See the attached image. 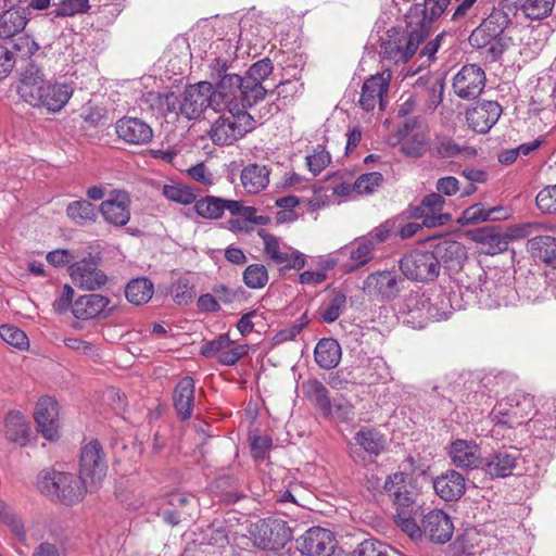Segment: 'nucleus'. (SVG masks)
Wrapping results in <instances>:
<instances>
[{
    "label": "nucleus",
    "instance_id": "obj_21",
    "mask_svg": "<svg viewBox=\"0 0 556 556\" xmlns=\"http://www.w3.org/2000/svg\"><path fill=\"white\" fill-rule=\"evenodd\" d=\"M110 299L102 294L80 295L72 304V313L77 319L105 318L112 313Z\"/></svg>",
    "mask_w": 556,
    "mask_h": 556
},
{
    "label": "nucleus",
    "instance_id": "obj_17",
    "mask_svg": "<svg viewBox=\"0 0 556 556\" xmlns=\"http://www.w3.org/2000/svg\"><path fill=\"white\" fill-rule=\"evenodd\" d=\"M298 549L306 556H330L336 546L333 533L325 528L312 527L296 540Z\"/></svg>",
    "mask_w": 556,
    "mask_h": 556
},
{
    "label": "nucleus",
    "instance_id": "obj_62",
    "mask_svg": "<svg viewBox=\"0 0 556 556\" xmlns=\"http://www.w3.org/2000/svg\"><path fill=\"white\" fill-rule=\"evenodd\" d=\"M248 352H249V345H247V344L235 345L233 342L229 339L228 346L222 351L217 361L224 365H228V366L233 365L241 357L247 355Z\"/></svg>",
    "mask_w": 556,
    "mask_h": 556
},
{
    "label": "nucleus",
    "instance_id": "obj_10",
    "mask_svg": "<svg viewBox=\"0 0 556 556\" xmlns=\"http://www.w3.org/2000/svg\"><path fill=\"white\" fill-rule=\"evenodd\" d=\"M108 464L98 440H92L81 448L79 476L89 492L98 490L106 476Z\"/></svg>",
    "mask_w": 556,
    "mask_h": 556
},
{
    "label": "nucleus",
    "instance_id": "obj_37",
    "mask_svg": "<svg viewBox=\"0 0 556 556\" xmlns=\"http://www.w3.org/2000/svg\"><path fill=\"white\" fill-rule=\"evenodd\" d=\"M316 363L326 369L334 368L341 359V346L332 338L321 339L315 348Z\"/></svg>",
    "mask_w": 556,
    "mask_h": 556
},
{
    "label": "nucleus",
    "instance_id": "obj_53",
    "mask_svg": "<svg viewBox=\"0 0 556 556\" xmlns=\"http://www.w3.org/2000/svg\"><path fill=\"white\" fill-rule=\"evenodd\" d=\"M382 182L383 176L378 172L363 174L354 181L355 194H371Z\"/></svg>",
    "mask_w": 556,
    "mask_h": 556
},
{
    "label": "nucleus",
    "instance_id": "obj_54",
    "mask_svg": "<svg viewBox=\"0 0 556 556\" xmlns=\"http://www.w3.org/2000/svg\"><path fill=\"white\" fill-rule=\"evenodd\" d=\"M391 548L376 539L361 542L353 551L352 556H390Z\"/></svg>",
    "mask_w": 556,
    "mask_h": 556
},
{
    "label": "nucleus",
    "instance_id": "obj_32",
    "mask_svg": "<svg viewBox=\"0 0 556 556\" xmlns=\"http://www.w3.org/2000/svg\"><path fill=\"white\" fill-rule=\"evenodd\" d=\"M11 0H0V38L7 39L22 31L29 17L22 10L7 9Z\"/></svg>",
    "mask_w": 556,
    "mask_h": 556
},
{
    "label": "nucleus",
    "instance_id": "obj_8",
    "mask_svg": "<svg viewBox=\"0 0 556 556\" xmlns=\"http://www.w3.org/2000/svg\"><path fill=\"white\" fill-rule=\"evenodd\" d=\"M38 486L42 493L55 496L65 505H73L84 498L89 485L70 472L43 470L39 475Z\"/></svg>",
    "mask_w": 556,
    "mask_h": 556
},
{
    "label": "nucleus",
    "instance_id": "obj_23",
    "mask_svg": "<svg viewBox=\"0 0 556 556\" xmlns=\"http://www.w3.org/2000/svg\"><path fill=\"white\" fill-rule=\"evenodd\" d=\"M502 106L495 101H483L466 113L468 125L476 132L486 134L498 121Z\"/></svg>",
    "mask_w": 556,
    "mask_h": 556
},
{
    "label": "nucleus",
    "instance_id": "obj_25",
    "mask_svg": "<svg viewBox=\"0 0 556 556\" xmlns=\"http://www.w3.org/2000/svg\"><path fill=\"white\" fill-rule=\"evenodd\" d=\"M448 455L454 466L465 470L476 469L483 463L481 450L473 441L455 440L450 445Z\"/></svg>",
    "mask_w": 556,
    "mask_h": 556
},
{
    "label": "nucleus",
    "instance_id": "obj_28",
    "mask_svg": "<svg viewBox=\"0 0 556 556\" xmlns=\"http://www.w3.org/2000/svg\"><path fill=\"white\" fill-rule=\"evenodd\" d=\"M4 435L10 442L25 446L30 441L31 427L27 417L20 410H11L4 417Z\"/></svg>",
    "mask_w": 556,
    "mask_h": 556
},
{
    "label": "nucleus",
    "instance_id": "obj_13",
    "mask_svg": "<svg viewBox=\"0 0 556 556\" xmlns=\"http://www.w3.org/2000/svg\"><path fill=\"white\" fill-rule=\"evenodd\" d=\"M68 274L73 283L81 290L96 291L108 282V276L99 268L96 258L91 256L72 263Z\"/></svg>",
    "mask_w": 556,
    "mask_h": 556
},
{
    "label": "nucleus",
    "instance_id": "obj_6",
    "mask_svg": "<svg viewBox=\"0 0 556 556\" xmlns=\"http://www.w3.org/2000/svg\"><path fill=\"white\" fill-rule=\"evenodd\" d=\"M507 17L502 12L490 14L469 36L471 47L482 50L489 62L498 60L508 47V39L504 36Z\"/></svg>",
    "mask_w": 556,
    "mask_h": 556
},
{
    "label": "nucleus",
    "instance_id": "obj_46",
    "mask_svg": "<svg viewBox=\"0 0 556 556\" xmlns=\"http://www.w3.org/2000/svg\"><path fill=\"white\" fill-rule=\"evenodd\" d=\"M526 16L530 20H542L548 16L555 0H515Z\"/></svg>",
    "mask_w": 556,
    "mask_h": 556
},
{
    "label": "nucleus",
    "instance_id": "obj_47",
    "mask_svg": "<svg viewBox=\"0 0 556 556\" xmlns=\"http://www.w3.org/2000/svg\"><path fill=\"white\" fill-rule=\"evenodd\" d=\"M197 214L203 218L217 219L224 214V199L207 195L194 201Z\"/></svg>",
    "mask_w": 556,
    "mask_h": 556
},
{
    "label": "nucleus",
    "instance_id": "obj_11",
    "mask_svg": "<svg viewBox=\"0 0 556 556\" xmlns=\"http://www.w3.org/2000/svg\"><path fill=\"white\" fill-rule=\"evenodd\" d=\"M264 243L265 257L280 271L300 270L305 266V255L287 244L280 238L268 233H261Z\"/></svg>",
    "mask_w": 556,
    "mask_h": 556
},
{
    "label": "nucleus",
    "instance_id": "obj_36",
    "mask_svg": "<svg viewBox=\"0 0 556 556\" xmlns=\"http://www.w3.org/2000/svg\"><path fill=\"white\" fill-rule=\"evenodd\" d=\"M240 178L247 192L258 193L269 184V169L265 165L249 164L242 169Z\"/></svg>",
    "mask_w": 556,
    "mask_h": 556
},
{
    "label": "nucleus",
    "instance_id": "obj_24",
    "mask_svg": "<svg viewBox=\"0 0 556 556\" xmlns=\"http://www.w3.org/2000/svg\"><path fill=\"white\" fill-rule=\"evenodd\" d=\"M521 406L531 408L532 400L523 397L522 402L509 399L507 402H500L491 413V419L497 427L516 428L525 422V415Z\"/></svg>",
    "mask_w": 556,
    "mask_h": 556
},
{
    "label": "nucleus",
    "instance_id": "obj_63",
    "mask_svg": "<svg viewBox=\"0 0 556 556\" xmlns=\"http://www.w3.org/2000/svg\"><path fill=\"white\" fill-rule=\"evenodd\" d=\"M406 479L407 476L403 472H395L386 479L383 489L391 501L403 490H407Z\"/></svg>",
    "mask_w": 556,
    "mask_h": 556
},
{
    "label": "nucleus",
    "instance_id": "obj_30",
    "mask_svg": "<svg viewBox=\"0 0 556 556\" xmlns=\"http://www.w3.org/2000/svg\"><path fill=\"white\" fill-rule=\"evenodd\" d=\"M435 493L446 502L459 500L466 491L465 478L455 470H448L433 481Z\"/></svg>",
    "mask_w": 556,
    "mask_h": 556
},
{
    "label": "nucleus",
    "instance_id": "obj_2",
    "mask_svg": "<svg viewBox=\"0 0 556 556\" xmlns=\"http://www.w3.org/2000/svg\"><path fill=\"white\" fill-rule=\"evenodd\" d=\"M459 282L475 293L478 302L486 308L508 306L518 301V293L508 277L495 273L486 278L483 268L477 264L467 266L465 277H460Z\"/></svg>",
    "mask_w": 556,
    "mask_h": 556
},
{
    "label": "nucleus",
    "instance_id": "obj_42",
    "mask_svg": "<svg viewBox=\"0 0 556 556\" xmlns=\"http://www.w3.org/2000/svg\"><path fill=\"white\" fill-rule=\"evenodd\" d=\"M66 215L75 224L83 225L97 219L96 206L87 200L71 202L66 207Z\"/></svg>",
    "mask_w": 556,
    "mask_h": 556
},
{
    "label": "nucleus",
    "instance_id": "obj_31",
    "mask_svg": "<svg viewBox=\"0 0 556 556\" xmlns=\"http://www.w3.org/2000/svg\"><path fill=\"white\" fill-rule=\"evenodd\" d=\"M432 252L439 263V269L442 265L447 268L458 267L467 258L464 244L452 239L441 240L434 245Z\"/></svg>",
    "mask_w": 556,
    "mask_h": 556
},
{
    "label": "nucleus",
    "instance_id": "obj_29",
    "mask_svg": "<svg viewBox=\"0 0 556 556\" xmlns=\"http://www.w3.org/2000/svg\"><path fill=\"white\" fill-rule=\"evenodd\" d=\"M445 200L440 193H430L426 195L419 207H416V217H424V225L434 227L444 225L451 219L450 214H443L442 208Z\"/></svg>",
    "mask_w": 556,
    "mask_h": 556
},
{
    "label": "nucleus",
    "instance_id": "obj_57",
    "mask_svg": "<svg viewBox=\"0 0 556 556\" xmlns=\"http://www.w3.org/2000/svg\"><path fill=\"white\" fill-rule=\"evenodd\" d=\"M302 91L303 84L299 79H288L276 86V93L283 101V105L295 100Z\"/></svg>",
    "mask_w": 556,
    "mask_h": 556
},
{
    "label": "nucleus",
    "instance_id": "obj_22",
    "mask_svg": "<svg viewBox=\"0 0 556 556\" xmlns=\"http://www.w3.org/2000/svg\"><path fill=\"white\" fill-rule=\"evenodd\" d=\"M117 137L128 144L142 146L153 138L151 126L137 117H123L115 124Z\"/></svg>",
    "mask_w": 556,
    "mask_h": 556
},
{
    "label": "nucleus",
    "instance_id": "obj_34",
    "mask_svg": "<svg viewBox=\"0 0 556 556\" xmlns=\"http://www.w3.org/2000/svg\"><path fill=\"white\" fill-rule=\"evenodd\" d=\"M0 521L7 525L16 538L17 544L14 545L16 553L25 556L29 549L27 534L22 519L11 509V507L0 500Z\"/></svg>",
    "mask_w": 556,
    "mask_h": 556
},
{
    "label": "nucleus",
    "instance_id": "obj_49",
    "mask_svg": "<svg viewBox=\"0 0 556 556\" xmlns=\"http://www.w3.org/2000/svg\"><path fill=\"white\" fill-rule=\"evenodd\" d=\"M435 151L438 155L444 159L464 156L466 159L473 157L477 154L476 149L459 146L451 139H442L437 143Z\"/></svg>",
    "mask_w": 556,
    "mask_h": 556
},
{
    "label": "nucleus",
    "instance_id": "obj_58",
    "mask_svg": "<svg viewBox=\"0 0 556 556\" xmlns=\"http://www.w3.org/2000/svg\"><path fill=\"white\" fill-rule=\"evenodd\" d=\"M330 161L329 152L321 146H318L312 154L306 156L307 167L314 175L320 174L329 165Z\"/></svg>",
    "mask_w": 556,
    "mask_h": 556
},
{
    "label": "nucleus",
    "instance_id": "obj_1",
    "mask_svg": "<svg viewBox=\"0 0 556 556\" xmlns=\"http://www.w3.org/2000/svg\"><path fill=\"white\" fill-rule=\"evenodd\" d=\"M211 67L218 74H224V81L220 86L223 90H226L224 97L230 94L236 101L240 99L252 106L265 99L267 90L263 86V81L274 70L273 62L268 58L252 64L244 75L229 72L230 64L220 58L214 59Z\"/></svg>",
    "mask_w": 556,
    "mask_h": 556
},
{
    "label": "nucleus",
    "instance_id": "obj_52",
    "mask_svg": "<svg viewBox=\"0 0 556 556\" xmlns=\"http://www.w3.org/2000/svg\"><path fill=\"white\" fill-rule=\"evenodd\" d=\"M163 194L169 201L184 205L191 204L197 199L192 189L185 185H165Z\"/></svg>",
    "mask_w": 556,
    "mask_h": 556
},
{
    "label": "nucleus",
    "instance_id": "obj_14",
    "mask_svg": "<svg viewBox=\"0 0 556 556\" xmlns=\"http://www.w3.org/2000/svg\"><path fill=\"white\" fill-rule=\"evenodd\" d=\"M392 78L390 70H383L368 77L361 90L358 104L366 112L374 111L377 106L382 111L386 106L384 97Z\"/></svg>",
    "mask_w": 556,
    "mask_h": 556
},
{
    "label": "nucleus",
    "instance_id": "obj_16",
    "mask_svg": "<svg viewBox=\"0 0 556 556\" xmlns=\"http://www.w3.org/2000/svg\"><path fill=\"white\" fill-rule=\"evenodd\" d=\"M403 281L395 271H376L366 277L363 290L370 296L389 302L397 296Z\"/></svg>",
    "mask_w": 556,
    "mask_h": 556
},
{
    "label": "nucleus",
    "instance_id": "obj_27",
    "mask_svg": "<svg viewBox=\"0 0 556 556\" xmlns=\"http://www.w3.org/2000/svg\"><path fill=\"white\" fill-rule=\"evenodd\" d=\"M472 240L480 244L482 253L495 255L507 250L510 236L495 227H483L472 231Z\"/></svg>",
    "mask_w": 556,
    "mask_h": 556
},
{
    "label": "nucleus",
    "instance_id": "obj_56",
    "mask_svg": "<svg viewBox=\"0 0 556 556\" xmlns=\"http://www.w3.org/2000/svg\"><path fill=\"white\" fill-rule=\"evenodd\" d=\"M444 93V84L440 78H433L429 81L425 108L427 112L432 113L442 102Z\"/></svg>",
    "mask_w": 556,
    "mask_h": 556
},
{
    "label": "nucleus",
    "instance_id": "obj_48",
    "mask_svg": "<svg viewBox=\"0 0 556 556\" xmlns=\"http://www.w3.org/2000/svg\"><path fill=\"white\" fill-rule=\"evenodd\" d=\"M345 306L346 295L343 292H337L320 306L319 315L325 323L331 324L340 317Z\"/></svg>",
    "mask_w": 556,
    "mask_h": 556
},
{
    "label": "nucleus",
    "instance_id": "obj_20",
    "mask_svg": "<svg viewBox=\"0 0 556 556\" xmlns=\"http://www.w3.org/2000/svg\"><path fill=\"white\" fill-rule=\"evenodd\" d=\"M424 535L430 541L444 544L451 540L454 526L447 514L441 509H432L425 514L421 519Z\"/></svg>",
    "mask_w": 556,
    "mask_h": 556
},
{
    "label": "nucleus",
    "instance_id": "obj_18",
    "mask_svg": "<svg viewBox=\"0 0 556 556\" xmlns=\"http://www.w3.org/2000/svg\"><path fill=\"white\" fill-rule=\"evenodd\" d=\"M130 204L131 199L128 192L112 190L100 204L99 211L108 224L122 227L130 219Z\"/></svg>",
    "mask_w": 556,
    "mask_h": 556
},
{
    "label": "nucleus",
    "instance_id": "obj_26",
    "mask_svg": "<svg viewBox=\"0 0 556 556\" xmlns=\"http://www.w3.org/2000/svg\"><path fill=\"white\" fill-rule=\"evenodd\" d=\"M520 453L517 448H501L482 463L484 472L492 478H505L511 475Z\"/></svg>",
    "mask_w": 556,
    "mask_h": 556
},
{
    "label": "nucleus",
    "instance_id": "obj_15",
    "mask_svg": "<svg viewBox=\"0 0 556 556\" xmlns=\"http://www.w3.org/2000/svg\"><path fill=\"white\" fill-rule=\"evenodd\" d=\"M485 73L476 64L464 65L453 78V91L463 100H475L485 87Z\"/></svg>",
    "mask_w": 556,
    "mask_h": 556
},
{
    "label": "nucleus",
    "instance_id": "obj_43",
    "mask_svg": "<svg viewBox=\"0 0 556 556\" xmlns=\"http://www.w3.org/2000/svg\"><path fill=\"white\" fill-rule=\"evenodd\" d=\"M531 249L546 264L556 267V238L552 236H539L531 240Z\"/></svg>",
    "mask_w": 556,
    "mask_h": 556
},
{
    "label": "nucleus",
    "instance_id": "obj_61",
    "mask_svg": "<svg viewBox=\"0 0 556 556\" xmlns=\"http://www.w3.org/2000/svg\"><path fill=\"white\" fill-rule=\"evenodd\" d=\"M539 210L545 214H556V185L542 189L536 198Z\"/></svg>",
    "mask_w": 556,
    "mask_h": 556
},
{
    "label": "nucleus",
    "instance_id": "obj_38",
    "mask_svg": "<svg viewBox=\"0 0 556 556\" xmlns=\"http://www.w3.org/2000/svg\"><path fill=\"white\" fill-rule=\"evenodd\" d=\"M370 238H358L349 248L340 250V253L349 251L352 265L350 271L366 265L371 258L376 248L372 245Z\"/></svg>",
    "mask_w": 556,
    "mask_h": 556
},
{
    "label": "nucleus",
    "instance_id": "obj_4",
    "mask_svg": "<svg viewBox=\"0 0 556 556\" xmlns=\"http://www.w3.org/2000/svg\"><path fill=\"white\" fill-rule=\"evenodd\" d=\"M211 78L216 80L215 85L208 81H200L186 87L182 100L178 99L177 114L181 113L188 119H194L207 108L220 112V105L231 103L232 96L224 97L226 90L220 88L224 81V74H218L211 66Z\"/></svg>",
    "mask_w": 556,
    "mask_h": 556
},
{
    "label": "nucleus",
    "instance_id": "obj_41",
    "mask_svg": "<svg viewBox=\"0 0 556 556\" xmlns=\"http://www.w3.org/2000/svg\"><path fill=\"white\" fill-rule=\"evenodd\" d=\"M430 305V298L419 290L410 291L403 299L400 305V312L403 314H413L414 317L427 319V306Z\"/></svg>",
    "mask_w": 556,
    "mask_h": 556
},
{
    "label": "nucleus",
    "instance_id": "obj_39",
    "mask_svg": "<svg viewBox=\"0 0 556 556\" xmlns=\"http://www.w3.org/2000/svg\"><path fill=\"white\" fill-rule=\"evenodd\" d=\"M153 292L154 286L152 281L144 277L130 280L125 288L126 299L135 305L148 303Z\"/></svg>",
    "mask_w": 556,
    "mask_h": 556
},
{
    "label": "nucleus",
    "instance_id": "obj_59",
    "mask_svg": "<svg viewBox=\"0 0 556 556\" xmlns=\"http://www.w3.org/2000/svg\"><path fill=\"white\" fill-rule=\"evenodd\" d=\"M39 50V45L29 35H21L12 42V52L22 59L30 58Z\"/></svg>",
    "mask_w": 556,
    "mask_h": 556
},
{
    "label": "nucleus",
    "instance_id": "obj_55",
    "mask_svg": "<svg viewBox=\"0 0 556 556\" xmlns=\"http://www.w3.org/2000/svg\"><path fill=\"white\" fill-rule=\"evenodd\" d=\"M0 337L4 342L20 350L26 349L29 344L25 332L12 325L0 326Z\"/></svg>",
    "mask_w": 556,
    "mask_h": 556
},
{
    "label": "nucleus",
    "instance_id": "obj_44",
    "mask_svg": "<svg viewBox=\"0 0 556 556\" xmlns=\"http://www.w3.org/2000/svg\"><path fill=\"white\" fill-rule=\"evenodd\" d=\"M454 311L452 304L451 294L441 291L434 299V302L430 301V305L427 306V319L430 320H442L447 319Z\"/></svg>",
    "mask_w": 556,
    "mask_h": 556
},
{
    "label": "nucleus",
    "instance_id": "obj_7",
    "mask_svg": "<svg viewBox=\"0 0 556 556\" xmlns=\"http://www.w3.org/2000/svg\"><path fill=\"white\" fill-rule=\"evenodd\" d=\"M417 28H412L407 33H400L395 29L389 30L387 39L381 45L383 55L395 63L407 62L429 35L430 23L425 14L417 22Z\"/></svg>",
    "mask_w": 556,
    "mask_h": 556
},
{
    "label": "nucleus",
    "instance_id": "obj_35",
    "mask_svg": "<svg viewBox=\"0 0 556 556\" xmlns=\"http://www.w3.org/2000/svg\"><path fill=\"white\" fill-rule=\"evenodd\" d=\"M177 105L178 96L172 91H149L141 98V106H146L153 114L157 115H166L168 113L177 114Z\"/></svg>",
    "mask_w": 556,
    "mask_h": 556
},
{
    "label": "nucleus",
    "instance_id": "obj_9",
    "mask_svg": "<svg viewBox=\"0 0 556 556\" xmlns=\"http://www.w3.org/2000/svg\"><path fill=\"white\" fill-rule=\"evenodd\" d=\"M250 535L255 547L278 551L292 540L293 529L287 521L269 517L252 525Z\"/></svg>",
    "mask_w": 556,
    "mask_h": 556
},
{
    "label": "nucleus",
    "instance_id": "obj_33",
    "mask_svg": "<svg viewBox=\"0 0 556 556\" xmlns=\"http://www.w3.org/2000/svg\"><path fill=\"white\" fill-rule=\"evenodd\" d=\"M354 441V446L359 447L371 462L386 448L384 435L375 428H362L355 433Z\"/></svg>",
    "mask_w": 556,
    "mask_h": 556
},
{
    "label": "nucleus",
    "instance_id": "obj_40",
    "mask_svg": "<svg viewBox=\"0 0 556 556\" xmlns=\"http://www.w3.org/2000/svg\"><path fill=\"white\" fill-rule=\"evenodd\" d=\"M174 407L181 419L192 416L194 403V384H176L173 393Z\"/></svg>",
    "mask_w": 556,
    "mask_h": 556
},
{
    "label": "nucleus",
    "instance_id": "obj_12",
    "mask_svg": "<svg viewBox=\"0 0 556 556\" xmlns=\"http://www.w3.org/2000/svg\"><path fill=\"white\" fill-rule=\"evenodd\" d=\"M403 275L415 281H432L439 274V263L431 251L414 250L405 254L400 262Z\"/></svg>",
    "mask_w": 556,
    "mask_h": 556
},
{
    "label": "nucleus",
    "instance_id": "obj_51",
    "mask_svg": "<svg viewBox=\"0 0 556 556\" xmlns=\"http://www.w3.org/2000/svg\"><path fill=\"white\" fill-rule=\"evenodd\" d=\"M268 280V270L263 264H251L243 271V282L250 289H262Z\"/></svg>",
    "mask_w": 556,
    "mask_h": 556
},
{
    "label": "nucleus",
    "instance_id": "obj_45",
    "mask_svg": "<svg viewBox=\"0 0 556 556\" xmlns=\"http://www.w3.org/2000/svg\"><path fill=\"white\" fill-rule=\"evenodd\" d=\"M303 392L308 400L317 406L324 416L332 413V401L329 399L328 391L324 384H302Z\"/></svg>",
    "mask_w": 556,
    "mask_h": 556
},
{
    "label": "nucleus",
    "instance_id": "obj_60",
    "mask_svg": "<svg viewBox=\"0 0 556 556\" xmlns=\"http://www.w3.org/2000/svg\"><path fill=\"white\" fill-rule=\"evenodd\" d=\"M395 523L414 541L421 539L424 535L422 525H417L416 520L410 517V514H396Z\"/></svg>",
    "mask_w": 556,
    "mask_h": 556
},
{
    "label": "nucleus",
    "instance_id": "obj_3",
    "mask_svg": "<svg viewBox=\"0 0 556 556\" xmlns=\"http://www.w3.org/2000/svg\"><path fill=\"white\" fill-rule=\"evenodd\" d=\"M18 94L30 105L46 108L49 112L55 113L68 102L73 88L67 84L45 80L42 72L35 65H30L22 74Z\"/></svg>",
    "mask_w": 556,
    "mask_h": 556
},
{
    "label": "nucleus",
    "instance_id": "obj_50",
    "mask_svg": "<svg viewBox=\"0 0 556 556\" xmlns=\"http://www.w3.org/2000/svg\"><path fill=\"white\" fill-rule=\"evenodd\" d=\"M428 136L424 131H417L403 138L401 150L404 154L410 157L421 156L428 144Z\"/></svg>",
    "mask_w": 556,
    "mask_h": 556
},
{
    "label": "nucleus",
    "instance_id": "obj_19",
    "mask_svg": "<svg viewBox=\"0 0 556 556\" xmlns=\"http://www.w3.org/2000/svg\"><path fill=\"white\" fill-rule=\"evenodd\" d=\"M34 418L38 430L42 433L45 439L49 441H55L59 439V404L54 399L50 396L39 399L34 412Z\"/></svg>",
    "mask_w": 556,
    "mask_h": 556
},
{
    "label": "nucleus",
    "instance_id": "obj_64",
    "mask_svg": "<svg viewBox=\"0 0 556 556\" xmlns=\"http://www.w3.org/2000/svg\"><path fill=\"white\" fill-rule=\"evenodd\" d=\"M195 295L194 286L187 280H179L173 289V299L178 305L189 304Z\"/></svg>",
    "mask_w": 556,
    "mask_h": 556
},
{
    "label": "nucleus",
    "instance_id": "obj_5",
    "mask_svg": "<svg viewBox=\"0 0 556 556\" xmlns=\"http://www.w3.org/2000/svg\"><path fill=\"white\" fill-rule=\"evenodd\" d=\"M238 100L220 105V112H226L211 126L208 136L217 146H230L254 128V118L247 111L252 105Z\"/></svg>",
    "mask_w": 556,
    "mask_h": 556
}]
</instances>
